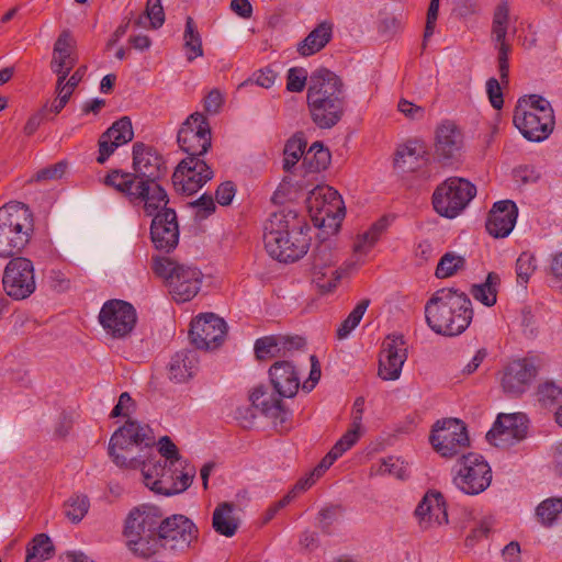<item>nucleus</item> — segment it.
Segmentation results:
<instances>
[{
	"mask_svg": "<svg viewBox=\"0 0 562 562\" xmlns=\"http://www.w3.org/2000/svg\"><path fill=\"white\" fill-rule=\"evenodd\" d=\"M155 442L153 430L148 425H140L135 420H127L112 435L109 442V454L120 468L137 469L140 460L132 457L133 447H150Z\"/></svg>",
	"mask_w": 562,
	"mask_h": 562,
	"instance_id": "obj_9",
	"label": "nucleus"
},
{
	"mask_svg": "<svg viewBox=\"0 0 562 562\" xmlns=\"http://www.w3.org/2000/svg\"><path fill=\"white\" fill-rule=\"evenodd\" d=\"M158 535L164 549L182 553L196 542L199 529L187 516L175 514L161 520Z\"/></svg>",
	"mask_w": 562,
	"mask_h": 562,
	"instance_id": "obj_13",
	"label": "nucleus"
},
{
	"mask_svg": "<svg viewBox=\"0 0 562 562\" xmlns=\"http://www.w3.org/2000/svg\"><path fill=\"white\" fill-rule=\"evenodd\" d=\"M361 436V427L353 425L347 430V432L334 445V449L342 456L351 447H353Z\"/></svg>",
	"mask_w": 562,
	"mask_h": 562,
	"instance_id": "obj_58",
	"label": "nucleus"
},
{
	"mask_svg": "<svg viewBox=\"0 0 562 562\" xmlns=\"http://www.w3.org/2000/svg\"><path fill=\"white\" fill-rule=\"evenodd\" d=\"M104 184L124 194L131 205L146 216H155L168 209V194L158 181L137 180L131 172L112 170L104 178Z\"/></svg>",
	"mask_w": 562,
	"mask_h": 562,
	"instance_id": "obj_4",
	"label": "nucleus"
},
{
	"mask_svg": "<svg viewBox=\"0 0 562 562\" xmlns=\"http://www.w3.org/2000/svg\"><path fill=\"white\" fill-rule=\"evenodd\" d=\"M407 359L404 337L390 334L382 344L379 359V376L385 381L397 380Z\"/></svg>",
	"mask_w": 562,
	"mask_h": 562,
	"instance_id": "obj_21",
	"label": "nucleus"
},
{
	"mask_svg": "<svg viewBox=\"0 0 562 562\" xmlns=\"http://www.w3.org/2000/svg\"><path fill=\"white\" fill-rule=\"evenodd\" d=\"M49 286L56 292H65L70 286V280L60 270H50L48 273Z\"/></svg>",
	"mask_w": 562,
	"mask_h": 562,
	"instance_id": "obj_62",
	"label": "nucleus"
},
{
	"mask_svg": "<svg viewBox=\"0 0 562 562\" xmlns=\"http://www.w3.org/2000/svg\"><path fill=\"white\" fill-rule=\"evenodd\" d=\"M427 154V146L424 140L417 138L409 139L397 148L395 164L398 167L409 164L408 168L414 169L415 166L413 165L419 160H426Z\"/></svg>",
	"mask_w": 562,
	"mask_h": 562,
	"instance_id": "obj_37",
	"label": "nucleus"
},
{
	"mask_svg": "<svg viewBox=\"0 0 562 562\" xmlns=\"http://www.w3.org/2000/svg\"><path fill=\"white\" fill-rule=\"evenodd\" d=\"M226 331L223 318L214 313H205L191 322L190 338L199 349H215L224 341Z\"/></svg>",
	"mask_w": 562,
	"mask_h": 562,
	"instance_id": "obj_20",
	"label": "nucleus"
},
{
	"mask_svg": "<svg viewBox=\"0 0 562 562\" xmlns=\"http://www.w3.org/2000/svg\"><path fill=\"white\" fill-rule=\"evenodd\" d=\"M430 442L441 457L452 458L469 446L467 427L456 418L439 420L434 426Z\"/></svg>",
	"mask_w": 562,
	"mask_h": 562,
	"instance_id": "obj_15",
	"label": "nucleus"
},
{
	"mask_svg": "<svg viewBox=\"0 0 562 562\" xmlns=\"http://www.w3.org/2000/svg\"><path fill=\"white\" fill-rule=\"evenodd\" d=\"M306 102L316 126L334 127L342 119L347 108L342 80L328 69L316 70L310 77Z\"/></svg>",
	"mask_w": 562,
	"mask_h": 562,
	"instance_id": "obj_1",
	"label": "nucleus"
},
{
	"mask_svg": "<svg viewBox=\"0 0 562 562\" xmlns=\"http://www.w3.org/2000/svg\"><path fill=\"white\" fill-rule=\"evenodd\" d=\"M371 475L406 480L409 475L408 464L400 457L389 456L371 467Z\"/></svg>",
	"mask_w": 562,
	"mask_h": 562,
	"instance_id": "obj_38",
	"label": "nucleus"
},
{
	"mask_svg": "<svg viewBox=\"0 0 562 562\" xmlns=\"http://www.w3.org/2000/svg\"><path fill=\"white\" fill-rule=\"evenodd\" d=\"M307 71L301 67H293L288 70L286 90L290 92H302L306 86Z\"/></svg>",
	"mask_w": 562,
	"mask_h": 562,
	"instance_id": "obj_57",
	"label": "nucleus"
},
{
	"mask_svg": "<svg viewBox=\"0 0 562 562\" xmlns=\"http://www.w3.org/2000/svg\"><path fill=\"white\" fill-rule=\"evenodd\" d=\"M186 56L189 61L203 56L202 40L191 16L187 18L183 33Z\"/></svg>",
	"mask_w": 562,
	"mask_h": 562,
	"instance_id": "obj_44",
	"label": "nucleus"
},
{
	"mask_svg": "<svg viewBox=\"0 0 562 562\" xmlns=\"http://www.w3.org/2000/svg\"><path fill=\"white\" fill-rule=\"evenodd\" d=\"M249 400L254 407L258 408L265 416L273 419L274 424H283L288 419V412L282 403L281 396L269 393L263 385L256 387Z\"/></svg>",
	"mask_w": 562,
	"mask_h": 562,
	"instance_id": "obj_32",
	"label": "nucleus"
},
{
	"mask_svg": "<svg viewBox=\"0 0 562 562\" xmlns=\"http://www.w3.org/2000/svg\"><path fill=\"white\" fill-rule=\"evenodd\" d=\"M425 317L432 331L445 336H458L472 322L471 300L459 290H437L425 305Z\"/></svg>",
	"mask_w": 562,
	"mask_h": 562,
	"instance_id": "obj_3",
	"label": "nucleus"
},
{
	"mask_svg": "<svg viewBox=\"0 0 562 562\" xmlns=\"http://www.w3.org/2000/svg\"><path fill=\"white\" fill-rule=\"evenodd\" d=\"M133 169L137 180L148 181H158L167 171L164 158L143 143L133 145Z\"/></svg>",
	"mask_w": 562,
	"mask_h": 562,
	"instance_id": "obj_26",
	"label": "nucleus"
},
{
	"mask_svg": "<svg viewBox=\"0 0 562 562\" xmlns=\"http://www.w3.org/2000/svg\"><path fill=\"white\" fill-rule=\"evenodd\" d=\"M169 379L182 383L191 379L198 369L196 353L191 350L177 352L169 362Z\"/></svg>",
	"mask_w": 562,
	"mask_h": 562,
	"instance_id": "obj_34",
	"label": "nucleus"
},
{
	"mask_svg": "<svg viewBox=\"0 0 562 562\" xmlns=\"http://www.w3.org/2000/svg\"><path fill=\"white\" fill-rule=\"evenodd\" d=\"M77 61V42L69 30H64L54 44L50 69L53 72H60V69L72 70Z\"/></svg>",
	"mask_w": 562,
	"mask_h": 562,
	"instance_id": "obj_31",
	"label": "nucleus"
},
{
	"mask_svg": "<svg viewBox=\"0 0 562 562\" xmlns=\"http://www.w3.org/2000/svg\"><path fill=\"white\" fill-rule=\"evenodd\" d=\"M306 142L302 136L294 135L291 137L283 150V169L290 171L292 167L305 155Z\"/></svg>",
	"mask_w": 562,
	"mask_h": 562,
	"instance_id": "obj_48",
	"label": "nucleus"
},
{
	"mask_svg": "<svg viewBox=\"0 0 562 562\" xmlns=\"http://www.w3.org/2000/svg\"><path fill=\"white\" fill-rule=\"evenodd\" d=\"M90 503L86 495L71 496L65 504V514L72 522H79L88 513Z\"/></svg>",
	"mask_w": 562,
	"mask_h": 562,
	"instance_id": "obj_53",
	"label": "nucleus"
},
{
	"mask_svg": "<svg viewBox=\"0 0 562 562\" xmlns=\"http://www.w3.org/2000/svg\"><path fill=\"white\" fill-rule=\"evenodd\" d=\"M34 231L33 214L22 202L0 207V257L13 258L29 244Z\"/></svg>",
	"mask_w": 562,
	"mask_h": 562,
	"instance_id": "obj_5",
	"label": "nucleus"
},
{
	"mask_svg": "<svg viewBox=\"0 0 562 562\" xmlns=\"http://www.w3.org/2000/svg\"><path fill=\"white\" fill-rule=\"evenodd\" d=\"M414 514L423 530L448 522L446 502L439 492L426 493Z\"/></svg>",
	"mask_w": 562,
	"mask_h": 562,
	"instance_id": "obj_27",
	"label": "nucleus"
},
{
	"mask_svg": "<svg viewBox=\"0 0 562 562\" xmlns=\"http://www.w3.org/2000/svg\"><path fill=\"white\" fill-rule=\"evenodd\" d=\"M274 392L281 397H293L300 387V376L289 361H277L269 370Z\"/></svg>",
	"mask_w": 562,
	"mask_h": 562,
	"instance_id": "obj_30",
	"label": "nucleus"
},
{
	"mask_svg": "<svg viewBox=\"0 0 562 562\" xmlns=\"http://www.w3.org/2000/svg\"><path fill=\"white\" fill-rule=\"evenodd\" d=\"M537 375V368L531 359L522 358L509 362L503 372L502 387L510 396L522 394Z\"/></svg>",
	"mask_w": 562,
	"mask_h": 562,
	"instance_id": "obj_23",
	"label": "nucleus"
},
{
	"mask_svg": "<svg viewBox=\"0 0 562 562\" xmlns=\"http://www.w3.org/2000/svg\"><path fill=\"white\" fill-rule=\"evenodd\" d=\"M305 344L301 337L266 336L255 342V353L260 360L277 356L281 349H300Z\"/></svg>",
	"mask_w": 562,
	"mask_h": 562,
	"instance_id": "obj_33",
	"label": "nucleus"
},
{
	"mask_svg": "<svg viewBox=\"0 0 562 562\" xmlns=\"http://www.w3.org/2000/svg\"><path fill=\"white\" fill-rule=\"evenodd\" d=\"M479 11L477 0H456L453 12L460 18L471 16Z\"/></svg>",
	"mask_w": 562,
	"mask_h": 562,
	"instance_id": "obj_64",
	"label": "nucleus"
},
{
	"mask_svg": "<svg viewBox=\"0 0 562 562\" xmlns=\"http://www.w3.org/2000/svg\"><path fill=\"white\" fill-rule=\"evenodd\" d=\"M499 284L501 277L496 272H490L483 283L472 285L471 294L476 301L491 307L497 301Z\"/></svg>",
	"mask_w": 562,
	"mask_h": 562,
	"instance_id": "obj_41",
	"label": "nucleus"
},
{
	"mask_svg": "<svg viewBox=\"0 0 562 562\" xmlns=\"http://www.w3.org/2000/svg\"><path fill=\"white\" fill-rule=\"evenodd\" d=\"M330 161V153L321 143L315 142L304 155L303 165L311 172L324 170Z\"/></svg>",
	"mask_w": 562,
	"mask_h": 562,
	"instance_id": "obj_45",
	"label": "nucleus"
},
{
	"mask_svg": "<svg viewBox=\"0 0 562 562\" xmlns=\"http://www.w3.org/2000/svg\"><path fill=\"white\" fill-rule=\"evenodd\" d=\"M476 194V187L467 179L451 177L439 184L432 194L435 211L447 218L457 217Z\"/></svg>",
	"mask_w": 562,
	"mask_h": 562,
	"instance_id": "obj_10",
	"label": "nucleus"
},
{
	"mask_svg": "<svg viewBox=\"0 0 562 562\" xmlns=\"http://www.w3.org/2000/svg\"><path fill=\"white\" fill-rule=\"evenodd\" d=\"M308 225L292 212L276 213L265 226V247L272 258L281 262L296 261L308 251Z\"/></svg>",
	"mask_w": 562,
	"mask_h": 562,
	"instance_id": "obj_2",
	"label": "nucleus"
},
{
	"mask_svg": "<svg viewBox=\"0 0 562 562\" xmlns=\"http://www.w3.org/2000/svg\"><path fill=\"white\" fill-rule=\"evenodd\" d=\"M486 92H487L491 105L496 110H501L504 104V99H503L502 88H501V85L497 79L490 78L487 80Z\"/></svg>",
	"mask_w": 562,
	"mask_h": 562,
	"instance_id": "obj_60",
	"label": "nucleus"
},
{
	"mask_svg": "<svg viewBox=\"0 0 562 562\" xmlns=\"http://www.w3.org/2000/svg\"><path fill=\"white\" fill-rule=\"evenodd\" d=\"M518 207L510 200L494 203L486 220V231L495 238L507 237L515 227Z\"/></svg>",
	"mask_w": 562,
	"mask_h": 562,
	"instance_id": "obj_29",
	"label": "nucleus"
},
{
	"mask_svg": "<svg viewBox=\"0 0 562 562\" xmlns=\"http://www.w3.org/2000/svg\"><path fill=\"white\" fill-rule=\"evenodd\" d=\"M161 518L162 513L157 506L143 504L134 507L125 519V538L157 533Z\"/></svg>",
	"mask_w": 562,
	"mask_h": 562,
	"instance_id": "obj_22",
	"label": "nucleus"
},
{
	"mask_svg": "<svg viewBox=\"0 0 562 562\" xmlns=\"http://www.w3.org/2000/svg\"><path fill=\"white\" fill-rule=\"evenodd\" d=\"M562 513V498H548L541 502L536 514L544 526H551Z\"/></svg>",
	"mask_w": 562,
	"mask_h": 562,
	"instance_id": "obj_51",
	"label": "nucleus"
},
{
	"mask_svg": "<svg viewBox=\"0 0 562 562\" xmlns=\"http://www.w3.org/2000/svg\"><path fill=\"white\" fill-rule=\"evenodd\" d=\"M134 137L130 117L123 116L114 122L99 139V156L97 161L104 164L115 149L131 142Z\"/></svg>",
	"mask_w": 562,
	"mask_h": 562,
	"instance_id": "obj_28",
	"label": "nucleus"
},
{
	"mask_svg": "<svg viewBox=\"0 0 562 562\" xmlns=\"http://www.w3.org/2000/svg\"><path fill=\"white\" fill-rule=\"evenodd\" d=\"M528 429V419L522 413L499 414L486 434V439L495 447L508 448L521 441Z\"/></svg>",
	"mask_w": 562,
	"mask_h": 562,
	"instance_id": "obj_19",
	"label": "nucleus"
},
{
	"mask_svg": "<svg viewBox=\"0 0 562 562\" xmlns=\"http://www.w3.org/2000/svg\"><path fill=\"white\" fill-rule=\"evenodd\" d=\"M513 122L526 139L541 142L553 131V109L541 95H525L517 101Z\"/></svg>",
	"mask_w": 562,
	"mask_h": 562,
	"instance_id": "obj_6",
	"label": "nucleus"
},
{
	"mask_svg": "<svg viewBox=\"0 0 562 562\" xmlns=\"http://www.w3.org/2000/svg\"><path fill=\"white\" fill-rule=\"evenodd\" d=\"M453 471L454 486L467 495H479L492 483V469L488 462L477 453L462 456Z\"/></svg>",
	"mask_w": 562,
	"mask_h": 562,
	"instance_id": "obj_11",
	"label": "nucleus"
},
{
	"mask_svg": "<svg viewBox=\"0 0 562 562\" xmlns=\"http://www.w3.org/2000/svg\"><path fill=\"white\" fill-rule=\"evenodd\" d=\"M307 206L314 212L319 225L325 226L327 221H341L345 216L344 201L335 189L328 186L314 188L307 198Z\"/></svg>",
	"mask_w": 562,
	"mask_h": 562,
	"instance_id": "obj_18",
	"label": "nucleus"
},
{
	"mask_svg": "<svg viewBox=\"0 0 562 562\" xmlns=\"http://www.w3.org/2000/svg\"><path fill=\"white\" fill-rule=\"evenodd\" d=\"M99 321L106 334L113 338H124L134 329L137 314L131 303L110 300L101 307Z\"/></svg>",
	"mask_w": 562,
	"mask_h": 562,
	"instance_id": "obj_16",
	"label": "nucleus"
},
{
	"mask_svg": "<svg viewBox=\"0 0 562 562\" xmlns=\"http://www.w3.org/2000/svg\"><path fill=\"white\" fill-rule=\"evenodd\" d=\"M67 165L64 161H59L53 166L41 169L36 172V180H56L60 179L66 171Z\"/></svg>",
	"mask_w": 562,
	"mask_h": 562,
	"instance_id": "obj_61",
	"label": "nucleus"
},
{
	"mask_svg": "<svg viewBox=\"0 0 562 562\" xmlns=\"http://www.w3.org/2000/svg\"><path fill=\"white\" fill-rule=\"evenodd\" d=\"M2 288L13 300L30 297L36 290L33 262L25 257L11 258L3 270Z\"/></svg>",
	"mask_w": 562,
	"mask_h": 562,
	"instance_id": "obj_12",
	"label": "nucleus"
},
{
	"mask_svg": "<svg viewBox=\"0 0 562 562\" xmlns=\"http://www.w3.org/2000/svg\"><path fill=\"white\" fill-rule=\"evenodd\" d=\"M158 451L160 453V458L157 461L178 465L188 464L187 460L179 456L177 446L168 436H164L159 439Z\"/></svg>",
	"mask_w": 562,
	"mask_h": 562,
	"instance_id": "obj_54",
	"label": "nucleus"
},
{
	"mask_svg": "<svg viewBox=\"0 0 562 562\" xmlns=\"http://www.w3.org/2000/svg\"><path fill=\"white\" fill-rule=\"evenodd\" d=\"M214 176L212 168L201 157H187L177 166L172 182L177 191L191 195L196 193Z\"/></svg>",
	"mask_w": 562,
	"mask_h": 562,
	"instance_id": "obj_17",
	"label": "nucleus"
},
{
	"mask_svg": "<svg viewBox=\"0 0 562 562\" xmlns=\"http://www.w3.org/2000/svg\"><path fill=\"white\" fill-rule=\"evenodd\" d=\"M177 140L188 157L204 156L212 145L211 128L206 117L199 112L189 115L178 131Z\"/></svg>",
	"mask_w": 562,
	"mask_h": 562,
	"instance_id": "obj_14",
	"label": "nucleus"
},
{
	"mask_svg": "<svg viewBox=\"0 0 562 562\" xmlns=\"http://www.w3.org/2000/svg\"><path fill=\"white\" fill-rule=\"evenodd\" d=\"M369 304L370 301L368 299L361 300L349 313V315L340 323L336 331V336L339 340L346 339L359 325Z\"/></svg>",
	"mask_w": 562,
	"mask_h": 562,
	"instance_id": "obj_46",
	"label": "nucleus"
},
{
	"mask_svg": "<svg viewBox=\"0 0 562 562\" xmlns=\"http://www.w3.org/2000/svg\"><path fill=\"white\" fill-rule=\"evenodd\" d=\"M145 485L156 494L171 496L184 492L192 483L195 468L161 461L140 462Z\"/></svg>",
	"mask_w": 562,
	"mask_h": 562,
	"instance_id": "obj_8",
	"label": "nucleus"
},
{
	"mask_svg": "<svg viewBox=\"0 0 562 562\" xmlns=\"http://www.w3.org/2000/svg\"><path fill=\"white\" fill-rule=\"evenodd\" d=\"M389 221L385 217L378 220L371 225V227L363 234L358 236V239L353 246V251L358 258L366 257L369 251L373 248L381 234L386 229Z\"/></svg>",
	"mask_w": 562,
	"mask_h": 562,
	"instance_id": "obj_40",
	"label": "nucleus"
},
{
	"mask_svg": "<svg viewBox=\"0 0 562 562\" xmlns=\"http://www.w3.org/2000/svg\"><path fill=\"white\" fill-rule=\"evenodd\" d=\"M333 25L327 22L318 24L301 43L297 52L301 56L307 57L319 52L330 41Z\"/></svg>",
	"mask_w": 562,
	"mask_h": 562,
	"instance_id": "obj_36",
	"label": "nucleus"
},
{
	"mask_svg": "<svg viewBox=\"0 0 562 562\" xmlns=\"http://www.w3.org/2000/svg\"><path fill=\"white\" fill-rule=\"evenodd\" d=\"M135 402L127 392H123L111 412V417H127L134 411Z\"/></svg>",
	"mask_w": 562,
	"mask_h": 562,
	"instance_id": "obj_59",
	"label": "nucleus"
},
{
	"mask_svg": "<svg viewBox=\"0 0 562 562\" xmlns=\"http://www.w3.org/2000/svg\"><path fill=\"white\" fill-rule=\"evenodd\" d=\"M153 270L164 279L168 293L177 303L191 301L201 290L203 273L193 265L157 257L153 260Z\"/></svg>",
	"mask_w": 562,
	"mask_h": 562,
	"instance_id": "obj_7",
	"label": "nucleus"
},
{
	"mask_svg": "<svg viewBox=\"0 0 562 562\" xmlns=\"http://www.w3.org/2000/svg\"><path fill=\"white\" fill-rule=\"evenodd\" d=\"M214 530L224 537H233L239 528V519L235 516V506L224 502L218 504L212 516Z\"/></svg>",
	"mask_w": 562,
	"mask_h": 562,
	"instance_id": "obj_35",
	"label": "nucleus"
},
{
	"mask_svg": "<svg viewBox=\"0 0 562 562\" xmlns=\"http://www.w3.org/2000/svg\"><path fill=\"white\" fill-rule=\"evenodd\" d=\"M509 30V8L506 2L498 4L495 9L492 22V38L496 47L508 44L506 36Z\"/></svg>",
	"mask_w": 562,
	"mask_h": 562,
	"instance_id": "obj_43",
	"label": "nucleus"
},
{
	"mask_svg": "<svg viewBox=\"0 0 562 562\" xmlns=\"http://www.w3.org/2000/svg\"><path fill=\"white\" fill-rule=\"evenodd\" d=\"M147 21L153 29H158L164 24L165 13L160 0H147L145 12L138 16L136 24L146 26Z\"/></svg>",
	"mask_w": 562,
	"mask_h": 562,
	"instance_id": "obj_50",
	"label": "nucleus"
},
{
	"mask_svg": "<svg viewBox=\"0 0 562 562\" xmlns=\"http://www.w3.org/2000/svg\"><path fill=\"white\" fill-rule=\"evenodd\" d=\"M339 269H313V281L323 292H330L340 281Z\"/></svg>",
	"mask_w": 562,
	"mask_h": 562,
	"instance_id": "obj_52",
	"label": "nucleus"
},
{
	"mask_svg": "<svg viewBox=\"0 0 562 562\" xmlns=\"http://www.w3.org/2000/svg\"><path fill=\"white\" fill-rule=\"evenodd\" d=\"M397 109L401 113H403L406 117L412 120H420L425 115L424 108L412 103L408 100L401 99L397 104Z\"/></svg>",
	"mask_w": 562,
	"mask_h": 562,
	"instance_id": "obj_63",
	"label": "nucleus"
},
{
	"mask_svg": "<svg viewBox=\"0 0 562 562\" xmlns=\"http://www.w3.org/2000/svg\"><path fill=\"white\" fill-rule=\"evenodd\" d=\"M126 546L135 557L145 560L156 555L162 548L158 532L155 535H143L135 538H126Z\"/></svg>",
	"mask_w": 562,
	"mask_h": 562,
	"instance_id": "obj_39",
	"label": "nucleus"
},
{
	"mask_svg": "<svg viewBox=\"0 0 562 562\" xmlns=\"http://www.w3.org/2000/svg\"><path fill=\"white\" fill-rule=\"evenodd\" d=\"M515 270L517 276V283L525 286L537 270V260L535 254L530 251L521 252L516 260Z\"/></svg>",
	"mask_w": 562,
	"mask_h": 562,
	"instance_id": "obj_49",
	"label": "nucleus"
},
{
	"mask_svg": "<svg viewBox=\"0 0 562 562\" xmlns=\"http://www.w3.org/2000/svg\"><path fill=\"white\" fill-rule=\"evenodd\" d=\"M463 148V134L458 125L449 120L442 121L435 132V155L447 164L457 159Z\"/></svg>",
	"mask_w": 562,
	"mask_h": 562,
	"instance_id": "obj_24",
	"label": "nucleus"
},
{
	"mask_svg": "<svg viewBox=\"0 0 562 562\" xmlns=\"http://www.w3.org/2000/svg\"><path fill=\"white\" fill-rule=\"evenodd\" d=\"M153 217L150 225L153 244L159 250L171 251L179 241V226L175 210L165 209Z\"/></svg>",
	"mask_w": 562,
	"mask_h": 562,
	"instance_id": "obj_25",
	"label": "nucleus"
},
{
	"mask_svg": "<svg viewBox=\"0 0 562 562\" xmlns=\"http://www.w3.org/2000/svg\"><path fill=\"white\" fill-rule=\"evenodd\" d=\"M54 554V546L45 533L36 535L26 546L24 562H44Z\"/></svg>",
	"mask_w": 562,
	"mask_h": 562,
	"instance_id": "obj_42",
	"label": "nucleus"
},
{
	"mask_svg": "<svg viewBox=\"0 0 562 562\" xmlns=\"http://www.w3.org/2000/svg\"><path fill=\"white\" fill-rule=\"evenodd\" d=\"M313 257V269H337L335 267L337 258L329 244L322 243L318 245L314 249Z\"/></svg>",
	"mask_w": 562,
	"mask_h": 562,
	"instance_id": "obj_55",
	"label": "nucleus"
},
{
	"mask_svg": "<svg viewBox=\"0 0 562 562\" xmlns=\"http://www.w3.org/2000/svg\"><path fill=\"white\" fill-rule=\"evenodd\" d=\"M538 400L546 407L561 405L562 387L552 382H546L538 387Z\"/></svg>",
	"mask_w": 562,
	"mask_h": 562,
	"instance_id": "obj_56",
	"label": "nucleus"
},
{
	"mask_svg": "<svg viewBox=\"0 0 562 562\" xmlns=\"http://www.w3.org/2000/svg\"><path fill=\"white\" fill-rule=\"evenodd\" d=\"M465 266V258L456 252L448 251L439 260L435 276L439 279H446L454 276Z\"/></svg>",
	"mask_w": 562,
	"mask_h": 562,
	"instance_id": "obj_47",
	"label": "nucleus"
}]
</instances>
